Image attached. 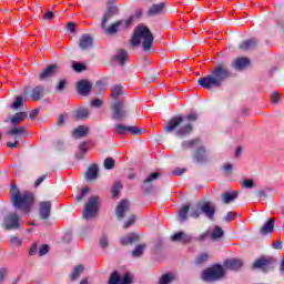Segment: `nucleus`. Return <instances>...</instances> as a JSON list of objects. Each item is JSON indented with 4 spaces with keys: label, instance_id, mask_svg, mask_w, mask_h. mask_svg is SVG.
Returning <instances> with one entry per match:
<instances>
[{
    "label": "nucleus",
    "instance_id": "1",
    "mask_svg": "<svg viewBox=\"0 0 284 284\" xmlns=\"http://www.w3.org/2000/svg\"><path fill=\"white\" fill-rule=\"evenodd\" d=\"M232 78V71L227 68L225 62L215 64L214 70L210 74L197 80V85L204 90H213V88H223L225 81Z\"/></svg>",
    "mask_w": 284,
    "mask_h": 284
},
{
    "label": "nucleus",
    "instance_id": "2",
    "mask_svg": "<svg viewBox=\"0 0 284 284\" xmlns=\"http://www.w3.org/2000/svg\"><path fill=\"white\" fill-rule=\"evenodd\" d=\"M164 132L174 134L178 139H187L194 132V125L191 122H185L183 115H176L165 122Z\"/></svg>",
    "mask_w": 284,
    "mask_h": 284
},
{
    "label": "nucleus",
    "instance_id": "3",
    "mask_svg": "<svg viewBox=\"0 0 284 284\" xmlns=\"http://www.w3.org/2000/svg\"><path fill=\"white\" fill-rule=\"evenodd\" d=\"M153 43L154 34H152L150 28L145 26H138L134 29L132 38L130 40V44L132 48H139V45H142V50L144 52H150V50H152Z\"/></svg>",
    "mask_w": 284,
    "mask_h": 284
},
{
    "label": "nucleus",
    "instance_id": "4",
    "mask_svg": "<svg viewBox=\"0 0 284 284\" xmlns=\"http://www.w3.org/2000/svg\"><path fill=\"white\" fill-rule=\"evenodd\" d=\"M10 201L17 210L20 212H30L34 204V194L26 191L21 193L17 184H13L10 190Z\"/></svg>",
    "mask_w": 284,
    "mask_h": 284
},
{
    "label": "nucleus",
    "instance_id": "5",
    "mask_svg": "<svg viewBox=\"0 0 284 284\" xmlns=\"http://www.w3.org/2000/svg\"><path fill=\"white\" fill-rule=\"evenodd\" d=\"M225 276V270L221 264H216L202 272L201 278L205 283H214V281H221Z\"/></svg>",
    "mask_w": 284,
    "mask_h": 284
},
{
    "label": "nucleus",
    "instance_id": "6",
    "mask_svg": "<svg viewBox=\"0 0 284 284\" xmlns=\"http://www.w3.org/2000/svg\"><path fill=\"white\" fill-rule=\"evenodd\" d=\"M128 106L122 100H115L111 102V119L113 121H124L128 119Z\"/></svg>",
    "mask_w": 284,
    "mask_h": 284
},
{
    "label": "nucleus",
    "instance_id": "7",
    "mask_svg": "<svg viewBox=\"0 0 284 284\" xmlns=\"http://www.w3.org/2000/svg\"><path fill=\"white\" fill-rule=\"evenodd\" d=\"M98 212H99V197L98 196L89 197L82 211L83 219H85L87 221H89V219H94Z\"/></svg>",
    "mask_w": 284,
    "mask_h": 284
},
{
    "label": "nucleus",
    "instance_id": "8",
    "mask_svg": "<svg viewBox=\"0 0 284 284\" xmlns=\"http://www.w3.org/2000/svg\"><path fill=\"white\" fill-rule=\"evenodd\" d=\"M276 260L272 256H261L260 258L255 260L253 263V270H261L262 272H270V270H274V264Z\"/></svg>",
    "mask_w": 284,
    "mask_h": 284
},
{
    "label": "nucleus",
    "instance_id": "9",
    "mask_svg": "<svg viewBox=\"0 0 284 284\" xmlns=\"http://www.w3.org/2000/svg\"><path fill=\"white\" fill-rule=\"evenodd\" d=\"M2 227L7 232H10L12 230H20L21 224L19 223V214L17 213L7 214L2 222Z\"/></svg>",
    "mask_w": 284,
    "mask_h": 284
},
{
    "label": "nucleus",
    "instance_id": "10",
    "mask_svg": "<svg viewBox=\"0 0 284 284\" xmlns=\"http://www.w3.org/2000/svg\"><path fill=\"white\" fill-rule=\"evenodd\" d=\"M115 134H120L123 136L125 132H130L131 134H134L135 136H139L145 132V129H139L135 125L128 126L125 124H115L113 128Z\"/></svg>",
    "mask_w": 284,
    "mask_h": 284
},
{
    "label": "nucleus",
    "instance_id": "11",
    "mask_svg": "<svg viewBox=\"0 0 284 284\" xmlns=\"http://www.w3.org/2000/svg\"><path fill=\"white\" fill-rule=\"evenodd\" d=\"M130 210H132V206L130 204V201L128 200H121L119 204L115 207V216L119 219V221H123L125 215L130 214Z\"/></svg>",
    "mask_w": 284,
    "mask_h": 284
},
{
    "label": "nucleus",
    "instance_id": "12",
    "mask_svg": "<svg viewBox=\"0 0 284 284\" xmlns=\"http://www.w3.org/2000/svg\"><path fill=\"white\" fill-rule=\"evenodd\" d=\"M108 284H132V275L130 273H125L123 278H121L119 272L114 271L111 273Z\"/></svg>",
    "mask_w": 284,
    "mask_h": 284
},
{
    "label": "nucleus",
    "instance_id": "13",
    "mask_svg": "<svg viewBox=\"0 0 284 284\" xmlns=\"http://www.w3.org/2000/svg\"><path fill=\"white\" fill-rule=\"evenodd\" d=\"M58 73H59V64L57 63L49 64L39 74V81H48V79H52V77H57Z\"/></svg>",
    "mask_w": 284,
    "mask_h": 284
},
{
    "label": "nucleus",
    "instance_id": "14",
    "mask_svg": "<svg viewBox=\"0 0 284 284\" xmlns=\"http://www.w3.org/2000/svg\"><path fill=\"white\" fill-rule=\"evenodd\" d=\"M50 212H52V202L44 201L39 204V216L42 221L50 219Z\"/></svg>",
    "mask_w": 284,
    "mask_h": 284
},
{
    "label": "nucleus",
    "instance_id": "15",
    "mask_svg": "<svg viewBox=\"0 0 284 284\" xmlns=\"http://www.w3.org/2000/svg\"><path fill=\"white\" fill-rule=\"evenodd\" d=\"M116 14H119V8L114 6L108 7L101 19V28H105L108 21H111Z\"/></svg>",
    "mask_w": 284,
    "mask_h": 284
},
{
    "label": "nucleus",
    "instance_id": "16",
    "mask_svg": "<svg viewBox=\"0 0 284 284\" xmlns=\"http://www.w3.org/2000/svg\"><path fill=\"white\" fill-rule=\"evenodd\" d=\"M193 161L199 164L207 163V149L205 146L197 148L193 153Z\"/></svg>",
    "mask_w": 284,
    "mask_h": 284
},
{
    "label": "nucleus",
    "instance_id": "17",
    "mask_svg": "<svg viewBox=\"0 0 284 284\" xmlns=\"http://www.w3.org/2000/svg\"><path fill=\"white\" fill-rule=\"evenodd\" d=\"M201 213L204 214L210 221L214 220V214H216V206L212 202H204L201 205Z\"/></svg>",
    "mask_w": 284,
    "mask_h": 284
},
{
    "label": "nucleus",
    "instance_id": "18",
    "mask_svg": "<svg viewBox=\"0 0 284 284\" xmlns=\"http://www.w3.org/2000/svg\"><path fill=\"white\" fill-rule=\"evenodd\" d=\"M251 61L248 58H236L232 61L231 67L234 68V70H237L239 72L245 70V68H248Z\"/></svg>",
    "mask_w": 284,
    "mask_h": 284
},
{
    "label": "nucleus",
    "instance_id": "19",
    "mask_svg": "<svg viewBox=\"0 0 284 284\" xmlns=\"http://www.w3.org/2000/svg\"><path fill=\"white\" fill-rule=\"evenodd\" d=\"M77 90L79 94H82V97H88V94L92 92V83L88 80H80L78 82Z\"/></svg>",
    "mask_w": 284,
    "mask_h": 284
},
{
    "label": "nucleus",
    "instance_id": "20",
    "mask_svg": "<svg viewBox=\"0 0 284 284\" xmlns=\"http://www.w3.org/2000/svg\"><path fill=\"white\" fill-rule=\"evenodd\" d=\"M171 241H173V243H179L180 242L183 245H187V243L192 242V236L187 235L183 231H180V232L172 235Z\"/></svg>",
    "mask_w": 284,
    "mask_h": 284
},
{
    "label": "nucleus",
    "instance_id": "21",
    "mask_svg": "<svg viewBox=\"0 0 284 284\" xmlns=\"http://www.w3.org/2000/svg\"><path fill=\"white\" fill-rule=\"evenodd\" d=\"M121 26H123V20H118L111 23L109 27L108 24H104V27H101V28L105 34H109L112 37L116 34V32H119V28H121Z\"/></svg>",
    "mask_w": 284,
    "mask_h": 284
},
{
    "label": "nucleus",
    "instance_id": "22",
    "mask_svg": "<svg viewBox=\"0 0 284 284\" xmlns=\"http://www.w3.org/2000/svg\"><path fill=\"white\" fill-rule=\"evenodd\" d=\"M45 94V88L43 85H36L31 90L30 99L32 101H41Z\"/></svg>",
    "mask_w": 284,
    "mask_h": 284
},
{
    "label": "nucleus",
    "instance_id": "23",
    "mask_svg": "<svg viewBox=\"0 0 284 284\" xmlns=\"http://www.w3.org/2000/svg\"><path fill=\"white\" fill-rule=\"evenodd\" d=\"M159 176H161V173L154 172L148 179L144 180V184L148 185L146 187L143 189L145 194H152V192H154V186L150 183H152V181H156Z\"/></svg>",
    "mask_w": 284,
    "mask_h": 284
},
{
    "label": "nucleus",
    "instance_id": "24",
    "mask_svg": "<svg viewBox=\"0 0 284 284\" xmlns=\"http://www.w3.org/2000/svg\"><path fill=\"white\" fill-rule=\"evenodd\" d=\"M93 43L94 40L91 38L90 34H82L79 40V48L81 50H90Z\"/></svg>",
    "mask_w": 284,
    "mask_h": 284
},
{
    "label": "nucleus",
    "instance_id": "25",
    "mask_svg": "<svg viewBox=\"0 0 284 284\" xmlns=\"http://www.w3.org/2000/svg\"><path fill=\"white\" fill-rule=\"evenodd\" d=\"M224 267L226 270L239 271L243 267V260H239V258L226 260L224 262Z\"/></svg>",
    "mask_w": 284,
    "mask_h": 284
},
{
    "label": "nucleus",
    "instance_id": "26",
    "mask_svg": "<svg viewBox=\"0 0 284 284\" xmlns=\"http://www.w3.org/2000/svg\"><path fill=\"white\" fill-rule=\"evenodd\" d=\"M258 48V41L256 39H248L239 44V49L243 51L256 50Z\"/></svg>",
    "mask_w": 284,
    "mask_h": 284
},
{
    "label": "nucleus",
    "instance_id": "27",
    "mask_svg": "<svg viewBox=\"0 0 284 284\" xmlns=\"http://www.w3.org/2000/svg\"><path fill=\"white\" fill-rule=\"evenodd\" d=\"M163 10H165V2H160L156 4L151 6L148 10L149 17H156L159 14H163Z\"/></svg>",
    "mask_w": 284,
    "mask_h": 284
},
{
    "label": "nucleus",
    "instance_id": "28",
    "mask_svg": "<svg viewBox=\"0 0 284 284\" xmlns=\"http://www.w3.org/2000/svg\"><path fill=\"white\" fill-rule=\"evenodd\" d=\"M90 134V129L85 125H79L72 131L73 139H83Z\"/></svg>",
    "mask_w": 284,
    "mask_h": 284
},
{
    "label": "nucleus",
    "instance_id": "29",
    "mask_svg": "<svg viewBox=\"0 0 284 284\" xmlns=\"http://www.w3.org/2000/svg\"><path fill=\"white\" fill-rule=\"evenodd\" d=\"M139 235L136 233H130L129 235L120 240L121 245H132L139 241Z\"/></svg>",
    "mask_w": 284,
    "mask_h": 284
},
{
    "label": "nucleus",
    "instance_id": "30",
    "mask_svg": "<svg viewBox=\"0 0 284 284\" xmlns=\"http://www.w3.org/2000/svg\"><path fill=\"white\" fill-rule=\"evenodd\" d=\"M201 143V138H194L191 140H184L182 142V150H192V148H196Z\"/></svg>",
    "mask_w": 284,
    "mask_h": 284
},
{
    "label": "nucleus",
    "instance_id": "31",
    "mask_svg": "<svg viewBox=\"0 0 284 284\" xmlns=\"http://www.w3.org/2000/svg\"><path fill=\"white\" fill-rule=\"evenodd\" d=\"M99 176V165L92 164L87 171V179L89 181H94Z\"/></svg>",
    "mask_w": 284,
    "mask_h": 284
},
{
    "label": "nucleus",
    "instance_id": "32",
    "mask_svg": "<svg viewBox=\"0 0 284 284\" xmlns=\"http://www.w3.org/2000/svg\"><path fill=\"white\" fill-rule=\"evenodd\" d=\"M271 232H274V219H270L262 227H261V234H271Z\"/></svg>",
    "mask_w": 284,
    "mask_h": 284
},
{
    "label": "nucleus",
    "instance_id": "33",
    "mask_svg": "<svg viewBox=\"0 0 284 284\" xmlns=\"http://www.w3.org/2000/svg\"><path fill=\"white\" fill-rule=\"evenodd\" d=\"M115 61H118L120 65H125V63H128V51L120 49L115 55Z\"/></svg>",
    "mask_w": 284,
    "mask_h": 284
},
{
    "label": "nucleus",
    "instance_id": "34",
    "mask_svg": "<svg viewBox=\"0 0 284 284\" xmlns=\"http://www.w3.org/2000/svg\"><path fill=\"white\" fill-rule=\"evenodd\" d=\"M27 118H28V113L18 112L11 118V123L13 125H19V123H22V121H26Z\"/></svg>",
    "mask_w": 284,
    "mask_h": 284
},
{
    "label": "nucleus",
    "instance_id": "35",
    "mask_svg": "<svg viewBox=\"0 0 284 284\" xmlns=\"http://www.w3.org/2000/svg\"><path fill=\"white\" fill-rule=\"evenodd\" d=\"M145 247H148V245H146L145 243L138 244V245L135 246V248L132 251L131 255H132L134 258L141 257V255L145 252Z\"/></svg>",
    "mask_w": 284,
    "mask_h": 284
},
{
    "label": "nucleus",
    "instance_id": "36",
    "mask_svg": "<svg viewBox=\"0 0 284 284\" xmlns=\"http://www.w3.org/2000/svg\"><path fill=\"white\" fill-rule=\"evenodd\" d=\"M83 270L84 267L82 264L75 266L72 274L70 275V281L71 282L78 281V278L81 277V274H83Z\"/></svg>",
    "mask_w": 284,
    "mask_h": 284
},
{
    "label": "nucleus",
    "instance_id": "37",
    "mask_svg": "<svg viewBox=\"0 0 284 284\" xmlns=\"http://www.w3.org/2000/svg\"><path fill=\"white\" fill-rule=\"evenodd\" d=\"M235 199H239L237 192L222 194V201H223V203H225V205L232 203V201H234Z\"/></svg>",
    "mask_w": 284,
    "mask_h": 284
},
{
    "label": "nucleus",
    "instance_id": "38",
    "mask_svg": "<svg viewBox=\"0 0 284 284\" xmlns=\"http://www.w3.org/2000/svg\"><path fill=\"white\" fill-rule=\"evenodd\" d=\"M123 94V87L121 85H114L111 90V97L113 101H119V97Z\"/></svg>",
    "mask_w": 284,
    "mask_h": 284
},
{
    "label": "nucleus",
    "instance_id": "39",
    "mask_svg": "<svg viewBox=\"0 0 284 284\" xmlns=\"http://www.w3.org/2000/svg\"><path fill=\"white\" fill-rule=\"evenodd\" d=\"M225 235V232L223 231V229H221V226H215L212 234H211V239L212 241H217V239H223V236Z\"/></svg>",
    "mask_w": 284,
    "mask_h": 284
},
{
    "label": "nucleus",
    "instance_id": "40",
    "mask_svg": "<svg viewBox=\"0 0 284 284\" xmlns=\"http://www.w3.org/2000/svg\"><path fill=\"white\" fill-rule=\"evenodd\" d=\"M74 116L77 121H82V119H88L90 116V111H88V109H78Z\"/></svg>",
    "mask_w": 284,
    "mask_h": 284
},
{
    "label": "nucleus",
    "instance_id": "41",
    "mask_svg": "<svg viewBox=\"0 0 284 284\" xmlns=\"http://www.w3.org/2000/svg\"><path fill=\"white\" fill-rule=\"evenodd\" d=\"M121 190H123V184H121L120 181H116L113 184L112 190H111V194H112L113 199H116V196H119Z\"/></svg>",
    "mask_w": 284,
    "mask_h": 284
},
{
    "label": "nucleus",
    "instance_id": "42",
    "mask_svg": "<svg viewBox=\"0 0 284 284\" xmlns=\"http://www.w3.org/2000/svg\"><path fill=\"white\" fill-rule=\"evenodd\" d=\"M8 136H17L18 134H26V126H19L11 129L10 131L7 132Z\"/></svg>",
    "mask_w": 284,
    "mask_h": 284
},
{
    "label": "nucleus",
    "instance_id": "43",
    "mask_svg": "<svg viewBox=\"0 0 284 284\" xmlns=\"http://www.w3.org/2000/svg\"><path fill=\"white\" fill-rule=\"evenodd\" d=\"M187 212H190V205H184L179 211V220L180 221H186L187 220Z\"/></svg>",
    "mask_w": 284,
    "mask_h": 284
},
{
    "label": "nucleus",
    "instance_id": "44",
    "mask_svg": "<svg viewBox=\"0 0 284 284\" xmlns=\"http://www.w3.org/2000/svg\"><path fill=\"white\" fill-rule=\"evenodd\" d=\"M210 258V254L202 253L195 258V265H203V263H207Z\"/></svg>",
    "mask_w": 284,
    "mask_h": 284
},
{
    "label": "nucleus",
    "instance_id": "45",
    "mask_svg": "<svg viewBox=\"0 0 284 284\" xmlns=\"http://www.w3.org/2000/svg\"><path fill=\"white\" fill-rule=\"evenodd\" d=\"M26 101L23 100L22 95L16 98V101L11 104L12 110H19L23 105Z\"/></svg>",
    "mask_w": 284,
    "mask_h": 284
},
{
    "label": "nucleus",
    "instance_id": "46",
    "mask_svg": "<svg viewBox=\"0 0 284 284\" xmlns=\"http://www.w3.org/2000/svg\"><path fill=\"white\" fill-rule=\"evenodd\" d=\"M172 281H174V274L169 273V274L162 275L159 284H170Z\"/></svg>",
    "mask_w": 284,
    "mask_h": 284
},
{
    "label": "nucleus",
    "instance_id": "47",
    "mask_svg": "<svg viewBox=\"0 0 284 284\" xmlns=\"http://www.w3.org/2000/svg\"><path fill=\"white\" fill-rule=\"evenodd\" d=\"M136 223V215L131 214L128 219V221L124 222L123 227L124 230H129V227H132Z\"/></svg>",
    "mask_w": 284,
    "mask_h": 284
},
{
    "label": "nucleus",
    "instance_id": "48",
    "mask_svg": "<svg viewBox=\"0 0 284 284\" xmlns=\"http://www.w3.org/2000/svg\"><path fill=\"white\" fill-rule=\"evenodd\" d=\"M115 161L113 158H106L104 160V169L105 170H114Z\"/></svg>",
    "mask_w": 284,
    "mask_h": 284
},
{
    "label": "nucleus",
    "instance_id": "49",
    "mask_svg": "<svg viewBox=\"0 0 284 284\" xmlns=\"http://www.w3.org/2000/svg\"><path fill=\"white\" fill-rule=\"evenodd\" d=\"M72 68L75 72H83V71L88 70V67L81 62L73 63Z\"/></svg>",
    "mask_w": 284,
    "mask_h": 284
},
{
    "label": "nucleus",
    "instance_id": "50",
    "mask_svg": "<svg viewBox=\"0 0 284 284\" xmlns=\"http://www.w3.org/2000/svg\"><path fill=\"white\" fill-rule=\"evenodd\" d=\"M242 187H246V190H251V187H254V180L252 179H245L242 182Z\"/></svg>",
    "mask_w": 284,
    "mask_h": 284
},
{
    "label": "nucleus",
    "instance_id": "51",
    "mask_svg": "<svg viewBox=\"0 0 284 284\" xmlns=\"http://www.w3.org/2000/svg\"><path fill=\"white\" fill-rule=\"evenodd\" d=\"M189 211H190V216L192 219H199V216H201L202 211L196 207H191V210H189Z\"/></svg>",
    "mask_w": 284,
    "mask_h": 284
},
{
    "label": "nucleus",
    "instance_id": "52",
    "mask_svg": "<svg viewBox=\"0 0 284 284\" xmlns=\"http://www.w3.org/2000/svg\"><path fill=\"white\" fill-rule=\"evenodd\" d=\"M236 219V213L235 212H227L226 215L224 216V221L226 223H230L231 221H234Z\"/></svg>",
    "mask_w": 284,
    "mask_h": 284
},
{
    "label": "nucleus",
    "instance_id": "53",
    "mask_svg": "<svg viewBox=\"0 0 284 284\" xmlns=\"http://www.w3.org/2000/svg\"><path fill=\"white\" fill-rule=\"evenodd\" d=\"M50 252V245L43 244L39 250V256H45Z\"/></svg>",
    "mask_w": 284,
    "mask_h": 284
},
{
    "label": "nucleus",
    "instance_id": "54",
    "mask_svg": "<svg viewBox=\"0 0 284 284\" xmlns=\"http://www.w3.org/2000/svg\"><path fill=\"white\" fill-rule=\"evenodd\" d=\"M207 236H210V231H205L200 236L195 237V241H196V243H203V241H205V239H207Z\"/></svg>",
    "mask_w": 284,
    "mask_h": 284
},
{
    "label": "nucleus",
    "instance_id": "55",
    "mask_svg": "<svg viewBox=\"0 0 284 284\" xmlns=\"http://www.w3.org/2000/svg\"><path fill=\"white\" fill-rule=\"evenodd\" d=\"M8 275V268L1 267L0 268V284L6 281V276Z\"/></svg>",
    "mask_w": 284,
    "mask_h": 284
},
{
    "label": "nucleus",
    "instance_id": "56",
    "mask_svg": "<svg viewBox=\"0 0 284 284\" xmlns=\"http://www.w3.org/2000/svg\"><path fill=\"white\" fill-rule=\"evenodd\" d=\"M65 80H60L57 85V92H63L65 90Z\"/></svg>",
    "mask_w": 284,
    "mask_h": 284
},
{
    "label": "nucleus",
    "instance_id": "57",
    "mask_svg": "<svg viewBox=\"0 0 284 284\" xmlns=\"http://www.w3.org/2000/svg\"><path fill=\"white\" fill-rule=\"evenodd\" d=\"M134 21V17H129L128 20L124 21V23H122V28L124 30H128V28H130V26H132V22Z\"/></svg>",
    "mask_w": 284,
    "mask_h": 284
},
{
    "label": "nucleus",
    "instance_id": "58",
    "mask_svg": "<svg viewBox=\"0 0 284 284\" xmlns=\"http://www.w3.org/2000/svg\"><path fill=\"white\" fill-rule=\"evenodd\" d=\"M88 192H90V189L88 186L82 187L80 196H78L75 201H81L85 196V194H88Z\"/></svg>",
    "mask_w": 284,
    "mask_h": 284
},
{
    "label": "nucleus",
    "instance_id": "59",
    "mask_svg": "<svg viewBox=\"0 0 284 284\" xmlns=\"http://www.w3.org/2000/svg\"><path fill=\"white\" fill-rule=\"evenodd\" d=\"M278 101H281V94L280 93H272L271 94V102L272 103H278Z\"/></svg>",
    "mask_w": 284,
    "mask_h": 284
},
{
    "label": "nucleus",
    "instance_id": "60",
    "mask_svg": "<svg viewBox=\"0 0 284 284\" xmlns=\"http://www.w3.org/2000/svg\"><path fill=\"white\" fill-rule=\"evenodd\" d=\"M101 105H103V102L100 99L91 101V108H101Z\"/></svg>",
    "mask_w": 284,
    "mask_h": 284
},
{
    "label": "nucleus",
    "instance_id": "61",
    "mask_svg": "<svg viewBox=\"0 0 284 284\" xmlns=\"http://www.w3.org/2000/svg\"><path fill=\"white\" fill-rule=\"evenodd\" d=\"M186 121H199V114L190 113L186 115Z\"/></svg>",
    "mask_w": 284,
    "mask_h": 284
},
{
    "label": "nucleus",
    "instance_id": "62",
    "mask_svg": "<svg viewBox=\"0 0 284 284\" xmlns=\"http://www.w3.org/2000/svg\"><path fill=\"white\" fill-rule=\"evenodd\" d=\"M100 245H101V247H108V245H109L108 236L102 235V237L100 240Z\"/></svg>",
    "mask_w": 284,
    "mask_h": 284
},
{
    "label": "nucleus",
    "instance_id": "63",
    "mask_svg": "<svg viewBox=\"0 0 284 284\" xmlns=\"http://www.w3.org/2000/svg\"><path fill=\"white\" fill-rule=\"evenodd\" d=\"M223 170L227 174H232L233 165L231 163H226V164H224Z\"/></svg>",
    "mask_w": 284,
    "mask_h": 284
},
{
    "label": "nucleus",
    "instance_id": "64",
    "mask_svg": "<svg viewBox=\"0 0 284 284\" xmlns=\"http://www.w3.org/2000/svg\"><path fill=\"white\" fill-rule=\"evenodd\" d=\"M11 244L17 245L18 247H21L22 242H21V240L17 239V236H12Z\"/></svg>",
    "mask_w": 284,
    "mask_h": 284
}]
</instances>
